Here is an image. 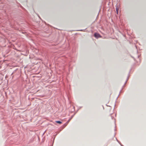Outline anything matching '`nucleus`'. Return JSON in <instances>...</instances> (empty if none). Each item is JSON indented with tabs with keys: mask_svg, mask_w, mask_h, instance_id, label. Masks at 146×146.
I'll use <instances>...</instances> for the list:
<instances>
[{
	"mask_svg": "<svg viewBox=\"0 0 146 146\" xmlns=\"http://www.w3.org/2000/svg\"><path fill=\"white\" fill-rule=\"evenodd\" d=\"M116 10H117V13H118L117 9Z\"/></svg>",
	"mask_w": 146,
	"mask_h": 146,
	"instance_id": "20e7f679",
	"label": "nucleus"
},
{
	"mask_svg": "<svg viewBox=\"0 0 146 146\" xmlns=\"http://www.w3.org/2000/svg\"><path fill=\"white\" fill-rule=\"evenodd\" d=\"M56 122L57 123L59 124H61L62 123V122L60 121H56Z\"/></svg>",
	"mask_w": 146,
	"mask_h": 146,
	"instance_id": "f03ea898",
	"label": "nucleus"
},
{
	"mask_svg": "<svg viewBox=\"0 0 146 146\" xmlns=\"http://www.w3.org/2000/svg\"><path fill=\"white\" fill-rule=\"evenodd\" d=\"M94 36L96 38H98L101 37V36L99 34L97 33H95L94 34Z\"/></svg>",
	"mask_w": 146,
	"mask_h": 146,
	"instance_id": "f257e3e1",
	"label": "nucleus"
},
{
	"mask_svg": "<svg viewBox=\"0 0 146 146\" xmlns=\"http://www.w3.org/2000/svg\"><path fill=\"white\" fill-rule=\"evenodd\" d=\"M70 119H69V120L67 122L68 123V122H69V121H70Z\"/></svg>",
	"mask_w": 146,
	"mask_h": 146,
	"instance_id": "7ed1b4c3",
	"label": "nucleus"
}]
</instances>
